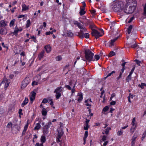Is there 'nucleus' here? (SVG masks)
<instances>
[{
  "instance_id": "obj_21",
  "label": "nucleus",
  "mask_w": 146,
  "mask_h": 146,
  "mask_svg": "<svg viewBox=\"0 0 146 146\" xmlns=\"http://www.w3.org/2000/svg\"><path fill=\"white\" fill-rule=\"evenodd\" d=\"M42 113L43 115L45 116L46 115L47 111L46 109L45 108H43L42 110Z\"/></svg>"
},
{
  "instance_id": "obj_20",
  "label": "nucleus",
  "mask_w": 146,
  "mask_h": 146,
  "mask_svg": "<svg viewBox=\"0 0 146 146\" xmlns=\"http://www.w3.org/2000/svg\"><path fill=\"white\" fill-rule=\"evenodd\" d=\"M28 99L27 98H25L24 101L23 102V103L22 104L21 106H23L27 104L28 103Z\"/></svg>"
},
{
  "instance_id": "obj_36",
  "label": "nucleus",
  "mask_w": 146,
  "mask_h": 146,
  "mask_svg": "<svg viewBox=\"0 0 146 146\" xmlns=\"http://www.w3.org/2000/svg\"><path fill=\"white\" fill-rule=\"evenodd\" d=\"M109 109V107L108 106H106L103 109L102 112L103 111L104 112H106Z\"/></svg>"
},
{
  "instance_id": "obj_43",
  "label": "nucleus",
  "mask_w": 146,
  "mask_h": 146,
  "mask_svg": "<svg viewBox=\"0 0 146 146\" xmlns=\"http://www.w3.org/2000/svg\"><path fill=\"white\" fill-rule=\"evenodd\" d=\"M107 136L105 135L103 136L102 138V140L103 141H105L107 140Z\"/></svg>"
},
{
  "instance_id": "obj_57",
  "label": "nucleus",
  "mask_w": 146,
  "mask_h": 146,
  "mask_svg": "<svg viewBox=\"0 0 146 146\" xmlns=\"http://www.w3.org/2000/svg\"><path fill=\"white\" fill-rule=\"evenodd\" d=\"M12 124L10 122L8 123L7 127L9 128L11 127V126L12 125Z\"/></svg>"
},
{
  "instance_id": "obj_40",
  "label": "nucleus",
  "mask_w": 146,
  "mask_h": 146,
  "mask_svg": "<svg viewBox=\"0 0 146 146\" xmlns=\"http://www.w3.org/2000/svg\"><path fill=\"white\" fill-rule=\"evenodd\" d=\"M86 126H84V129L85 130H88V128L89 127V126L88 125V124H85Z\"/></svg>"
},
{
  "instance_id": "obj_25",
  "label": "nucleus",
  "mask_w": 146,
  "mask_h": 146,
  "mask_svg": "<svg viewBox=\"0 0 146 146\" xmlns=\"http://www.w3.org/2000/svg\"><path fill=\"white\" fill-rule=\"evenodd\" d=\"M15 19H13L11 21L9 24L10 27H11L13 26L15 24Z\"/></svg>"
},
{
  "instance_id": "obj_55",
  "label": "nucleus",
  "mask_w": 146,
  "mask_h": 146,
  "mask_svg": "<svg viewBox=\"0 0 146 146\" xmlns=\"http://www.w3.org/2000/svg\"><path fill=\"white\" fill-rule=\"evenodd\" d=\"M88 135V132L87 131H86L85 132L84 135V137H87Z\"/></svg>"
},
{
  "instance_id": "obj_54",
  "label": "nucleus",
  "mask_w": 146,
  "mask_h": 146,
  "mask_svg": "<svg viewBox=\"0 0 146 146\" xmlns=\"http://www.w3.org/2000/svg\"><path fill=\"white\" fill-rule=\"evenodd\" d=\"M115 73V71H112L110 73H109L108 75H107V77H109L113 73Z\"/></svg>"
},
{
  "instance_id": "obj_3",
  "label": "nucleus",
  "mask_w": 146,
  "mask_h": 146,
  "mask_svg": "<svg viewBox=\"0 0 146 146\" xmlns=\"http://www.w3.org/2000/svg\"><path fill=\"white\" fill-rule=\"evenodd\" d=\"M123 4L122 2H117L113 3L112 8L116 12L120 11L122 10Z\"/></svg>"
},
{
  "instance_id": "obj_45",
  "label": "nucleus",
  "mask_w": 146,
  "mask_h": 146,
  "mask_svg": "<svg viewBox=\"0 0 146 146\" xmlns=\"http://www.w3.org/2000/svg\"><path fill=\"white\" fill-rule=\"evenodd\" d=\"M134 61L135 62L137 63V64L139 66H140V64L141 63V61H139L137 59H135Z\"/></svg>"
},
{
  "instance_id": "obj_53",
  "label": "nucleus",
  "mask_w": 146,
  "mask_h": 146,
  "mask_svg": "<svg viewBox=\"0 0 146 146\" xmlns=\"http://www.w3.org/2000/svg\"><path fill=\"white\" fill-rule=\"evenodd\" d=\"M65 87L67 88L68 90H72L71 87L69 85H66L65 86Z\"/></svg>"
},
{
  "instance_id": "obj_13",
  "label": "nucleus",
  "mask_w": 146,
  "mask_h": 146,
  "mask_svg": "<svg viewBox=\"0 0 146 146\" xmlns=\"http://www.w3.org/2000/svg\"><path fill=\"white\" fill-rule=\"evenodd\" d=\"M22 30V29H18L17 27L16 26L15 28V30L13 32V34L14 35L17 34L19 31H21Z\"/></svg>"
},
{
  "instance_id": "obj_37",
  "label": "nucleus",
  "mask_w": 146,
  "mask_h": 146,
  "mask_svg": "<svg viewBox=\"0 0 146 146\" xmlns=\"http://www.w3.org/2000/svg\"><path fill=\"white\" fill-rule=\"evenodd\" d=\"M31 24L30 20H28L27 21V24H26V27L28 28L29 27Z\"/></svg>"
},
{
  "instance_id": "obj_24",
  "label": "nucleus",
  "mask_w": 146,
  "mask_h": 146,
  "mask_svg": "<svg viewBox=\"0 0 146 146\" xmlns=\"http://www.w3.org/2000/svg\"><path fill=\"white\" fill-rule=\"evenodd\" d=\"M132 28L133 26L132 25H130L129 27L127 29V33L128 34H129L130 33Z\"/></svg>"
},
{
  "instance_id": "obj_17",
  "label": "nucleus",
  "mask_w": 146,
  "mask_h": 146,
  "mask_svg": "<svg viewBox=\"0 0 146 146\" xmlns=\"http://www.w3.org/2000/svg\"><path fill=\"white\" fill-rule=\"evenodd\" d=\"M44 48L46 49L47 53H49L51 50V48L49 45L46 46L44 47Z\"/></svg>"
},
{
  "instance_id": "obj_61",
  "label": "nucleus",
  "mask_w": 146,
  "mask_h": 146,
  "mask_svg": "<svg viewBox=\"0 0 146 146\" xmlns=\"http://www.w3.org/2000/svg\"><path fill=\"white\" fill-rule=\"evenodd\" d=\"M116 104V102L115 101H112L110 103V104L111 105H114Z\"/></svg>"
},
{
  "instance_id": "obj_41",
  "label": "nucleus",
  "mask_w": 146,
  "mask_h": 146,
  "mask_svg": "<svg viewBox=\"0 0 146 146\" xmlns=\"http://www.w3.org/2000/svg\"><path fill=\"white\" fill-rule=\"evenodd\" d=\"M67 35L70 37H72L73 36V33L71 32H69L67 33Z\"/></svg>"
},
{
  "instance_id": "obj_11",
  "label": "nucleus",
  "mask_w": 146,
  "mask_h": 146,
  "mask_svg": "<svg viewBox=\"0 0 146 146\" xmlns=\"http://www.w3.org/2000/svg\"><path fill=\"white\" fill-rule=\"evenodd\" d=\"M7 25V22H5L4 20L0 21V27H3Z\"/></svg>"
},
{
  "instance_id": "obj_48",
  "label": "nucleus",
  "mask_w": 146,
  "mask_h": 146,
  "mask_svg": "<svg viewBox=\"0 0 146 146\" xmlns=\"http://www.w3.org/2000/svg\"><path fill=\"white\" fill-rule=\"evenodd\" d=\"M94 58L96 60H98L99 59L100 57L98 55H96L94 56Z\"/></svg>"
},
{
  "instance_id": "obj_52",
  "label": "nucleus",
  "mask_w": 146,
  "mask_h": 146,
  "mask_svg": "<svg viewBox=\"0 0 146 146\" xmlns=\"http://www.w3.org/2000/svg\"><path fill=\"white\" fill-rule=\"evenodd\" d=\"M31 38H32V39H33L34 40L33 41L35 42H36L37 41V40H36V37H34V36H31Z\"/></svg>"
},
{
  "instance_id": "obj_18",
  "label": "nucleus",
  "mask_w": 146,
  "mask_h": 146,
  "mask_svg": "<svg viewBox=\"0 0 146 146\" xmlns=\"http://www.w3.org/2000/svg\"><path fill=\"white\" fill-rule=\"evenodd\" d=\"M22 11H23L27 10L29 9V6H27L25 4L22 5Z\"/></svg>"
},
{
  "instance_id": "obj_59",
  "label": "nucleus",
  "mask_w": 146,
  "mask_h": 146,
  "mask_svg": "<svg viewBox=\"0 0 146 146\" xmlns=\"http://www.w3.org/2000/svg\"><path fill=\"white\" fill-rule=\"evenodd\" d=\"M50 126H48V125H46L44 126V127L43 129H45L48 130V129L49 127Z\"/></svg>"
},
{
  "instance_id": "obj_23",
  "label": "nucleus",
  "mask_w": 146,
  "mask_h": 146,
  "mask_svg": "<svg viewBox=\"0 0 146 146\" xmlns=\"http://www.w3.org/2000/svg\"><path fill=\"white\" fill-rule=\"evenodd\" d=\"M40 140L42 142L41 143L43 144V143H44L46 141L45 137L43 135H42L41 137Z\"/></svg>"
},
{
  "instance_id": "obj_19",
  "label": "nucleus",
  "mask_w": 146,
  "mask_h": 146,
  "mask_svg": "<svg viewBox=\"0 0 146 146\" xmlns=\"http://www.w3.org/2000/svg\"><path fill=\"white\" fill-rule=\"evenodd\" d=\"M85 8H80V11L79 13L80 15H84L86 13V11H84Z\"/></svg>"
},
{
  "instance_id": "obj_44",
  "label": "nucleus",
  "mask_w": 146,
  "mask_h": 146,
  "mask_svg": "<svg viewBox=\"0 0 146 146\" xmlns=\"http://www.w3.org/2000/svg\"><path fill=\"white\" fill-rule=\"evenodd\" d=\"M43 132L44 135H46L48 133V130L45 129H43Z\"/></svg>"
},
{
  "instance_id": "obj_58",
  "label": "nucleus",
  "mask_w": 146,
  "mask_h": 146,
  "mask_svg": "<svg viewBox=\"0 0 146 146\" xmlns=\"http://www.w3.org/2000/svg\"><path fill=\"white\" fill-rule=\"evenodd\" d=\"M36 145V146H43V144L42 143L40 144L39 143H37Z\"/></svg>"
},
{
  "instance_id": "obj_39",
  "label": "nucleus",
  "mask_w": 146,
  "mask_h": 146,
  "mask_svg": "<svg viewBox=\"0 0 146 146\" xmlns=\"http://www.w3.org/2000/svg\"><path fill=\"white\" fill-rule=\"evenodd\" d=\"M146 137V131H145L143 133L142 137H141V140L143 141V140L145 138V137Z\"/></svg>"
},
{
  "instance_id": "obj_27",
  "label": "nucleus",
  "mask_w": 146,
  "mask_h": 146,
  "mask_svg": "<svg viewBox=\"0 0 146 146\" xmlns=\"http://www.w3.org/2000/svg\"><path fill=\"white\" fill-rule=\"evenodd\" d=\"M90 27L92 29V30L94 29H93L94 28H96V26L93 23H91Z\"/></svg>"
},
{
  "instance_id": "obj_6",
  "label": "nucleus",
  "mask_w": 146,
  "mask_h": 146,
  "mask_svg": "<svg viewBox=\"0 0 146 146\" xmlns=\"http://www.w3.org/2000/svg\"><path fill=\"white\" fill-rule=\"evenodd\" d=\"M10 80L9 79H7L4 78L3 79V80L1 82L0 84V86L1 84H5V89L9 86V83H10Z\"/></svg>"
},
{
  "instance_id": "obj_47",
  "label": "nucleus",
  "mask_w": 146,
  "mask_h": 146,
  "mask_svg": "<svg viewBox=\"0 0 146 146\" xmlns=\"http://www.w3.org/2000/svg\"><path fill=\"white\" fill-rule=\"evenodd\" d=\"M75 84H74V86H73V88L72 89V91H71V92H72V94L73 93H75V89H74V88L75 87Z\"/></svg>"
},
{
  "instance_id": "obj_60",
  "label": "nucleus",
  "mask_w": 146,
  "mask_h": 146,
  "mask_svg": "<svg viewBox=\"0 0 146 146\" xmlns=\"http://www.w3.org/2000/svg\"><path fill=\"white\" fill-rule=\"evenodd\" d=\"M22 110L21 109H20L19 111V113L20 115H23V113H22Z\"/></svg>"
},
{
  "instance_id": "obj_15",
  "label": "nucleus",
  "mask_w": 146,
  "mask_h": 146,
  "mask_svg": "<svg viewBox=\"0 0 146 146\" xmlns=\"http://www.w3.org/2000/svg\"><path fill=\"white\" fill-rule=\"evenodd\" d=\"M44 50H43L39 54L38 57L39 60H40L43 57L44 55Z\"/></svg>"
},
{
  "instance_id": "obj_7",
  "label": "nucleus",
  "mask_w": 146,
  "mask_h": 146,
  "mask_svg": "<svg viewBox=\"0 0 146 146\" xmlns=\"http://www.w3.org/2000/svg\"><path fill=\"white\" fill-rule=\"evenodd\" d=\"M91 34L92 36H94L96 39L102 36V35L100 34V33L96 29L92 30V31L91 32Z\"/></svg>"
},
{
  "instance_id": "obj_8",
  "label": "nucleus",
  "mask_w": 146,
  "mask_h": 146,
  "mask_svg": "<svg viewBox=\"0 0 146 146\" xmlns=\"http://www.w3.org/2000/svg\"><path fill=\"white\" fill-rule=\"evenodd\" d=\"M74 24L75 25H77L79 29H80L81 30L83 29L84 31H86L87 29L86 28L80 23L76 21V22L74 23Z\"/></svg>"
},
{
  "instance_id": "obj_12",
  "label": "nucleus",
  "mask_w": 146,
  "mask_h": 146,
  "mask_svg": "<svg viewBox=\"0 0 146 146\" xmlns=\"http://www.w3.org/2000/svg\"><path fill=\"white\" fill-rule=\"evenodd\" d=\"M118 38L119 36H117L115 38L111 40V42H110V47H112V46L113 45V43Z\"/></svg>"
},
{
  "instance_id": "obj_32",
  "label": "nucleus",
  "mask_w": 146,
  "mask_h": 146,
  "mask_svg": "<svg viewBox=\"0 0 146 146\" xmlns=\"http://www.w3.org/2000/svg\"><path fill=\"white\" fill-rule=\"evenodd\" d=\"M4 30L3 28H1L0 29V34L1 35H6L7 33V32L4 33Z\"/></svg>"
},
{
  "instance_id": "obj_33",
  "label": "nucleus",
  "mask_w": 146,
  "mask_h": 146,
  "mask_svg": "<svg viewBox=\"0 0 146 146\" xmlns=\"http://www.w3.org/2000/svg\"><path fill=\"white\" fill-rule=\"evenodd\" d=\"M146 86V85L145 84L143 83H141V85L139 84L138 85V86L139 87H140L142 89L143 88H144V86Z\"/></svg>"
},
{
  "instance_id": "obj_63",
  "label": "nucleus",
  "mask_w": 146,
  "mask_h": 146,
  "mask_svg": "<svg viewBox=\"0 0 146 146\" xmlns=\"http://www.w3.org/2000/svg\"><path fill=\"white\" fill-rule=\"evenodd\" d=\"M135 68V67H134L132 68V69L131 71H130V72L129 73V74H132L133 73V72Z\"/></svg>"
},
{
  "instance_id": "obj_62",
  "label": "nucleus",
  "mask_w": 146,
  "mask_h": 146,
  "mask_svg": "<svg viewBox=\"0 0 146 146\" xmlns=\"http://www.w3.org/2000/svg\"><path fill=\"white\" fill-rule=\"evenodd\" d=\"M121 75H122V73L121 72L120 73V74H119V76L117 78V80H119L120 78H121Z\"/></svg>"
},
{
  "instance_id": "obj_4",
  "label": "nucleus",
  "mask_w": 146,
  "mask_h": 146,
  "mask_svg": "<svg viewBox=\"0 0 146 146\" xmlns=\"http://www.w3.org/2000/svg\"><path fill=\"white\" fill-rule=\"evenodd\" d=\"M85 58L86 60L90 62L92 60L94 55V53L89 49H86L85 50Z\"/></svg>"
},
{
  "instance_id": "obj_34",
  "label": "nucleus",
  "mask_w": 146,
  "mask_h": 146,
  "mask_svg": "<svg viewBox=\"0 0 146 146\" xmlns=\"http://www.w3.org/2000/svg\"><path fill=\"white\" fill-rule=\"evenodd\" d=\"M111 129L110 127H108L106 129L105 133L106 135L109 134V131Z\"/></svg>"
},
{
  "instance_id": "obj_2",
  "label": "nucleus",
  "mask_w": 146,
  "mask_h": 146,
  "mask_svg": "<svg viewBox=\"0 0 146 146\" xmlns=\"http://www.w3.org/2000/svg\"><path fill=\"white\" fill-rule=\"evenodd\" d=\"M63 124L60 123V127L57 129L58 132V136L56 137L57 144L55 146H61V142L60 140L61 137L63 135L64 133V132L62 131V127H63Z\"/></svg>"
},
{
  "instance_id": "obj_26",
  "label": "nucleus",
  "mask_w": 146,
  "mask_h": 146,
  "mask_svg": "<svg viewBox=\"0 0 146 146\" xmlns=\"http://www.w3.org/2000/svg\"><path fill=\"white\" fill-rule=\"evenodd\" d=\"M40 127V125L39 123H37L36 124V126L34 128L35 130H38Z\"/></svg>"
},
{
  "instance_id": "obj_30",
  "label": "nucleus",
  "mask_w": 146,
  "mask_h": 146,
  "mask_svg": "<svg viewBox=\"0 0 146 146\" xmlns=\"http://www.w3.org/2000/svg\"><path fill=\"white\" fill-rule=\"evenodd\" d=\"M84 21L86 25H88V24L89 23H90V24L91 23V22L90 21L86 19V18H85V19L84 20Z\"/></svg>"
},
{
  "instance_id": "obj_9",
  "label": "nucleus",
  "mask_w": 146,
  "mask_h": 146,
  "mask_svg": "<svg viewBox=\"0 0 146 146\" xmlns=\"http://www.w3.org/2000/svg\"><path fill=\"white\" fill-rule=\"evenodd\" d=\"M86 31H84L83 29L80 30V32H78L76 34L77 36H78L80 38L82 39L84 37V32Z\"/></svg>"
},
{
  "instance_id": "obj_29",
  "label": "nucleus",
  "mask_w": 146,
  "mask_h": 146,
  "mask_svg": "<svg viewBox=\"0 0 146 146\" xmlns=\"http://www.w3.org/2000/svg\"><path fill=\"white\" fill-rule=\"evenodd\" d=\"M56 93V98L57 99H59L61 96L60 93Z\"/></svg>"
},
{
  "instance_id": "obj_64",
  "label": "nucleus",
  "mask_w": 146,
  "mask_h": 146,
  "mask_svg": "<svg viewBox=\"0 0 146 146\" xmlns=\"http://www.w3.org/2000/svg\"><path fill=\"white\" fill-rule=\"evenodd\" d=\"M122 134V132L121 131H119L117 133V135L119 136L121 135Z\"/></svg>"
},
{
  "instance_id": "obj_16",
  "label": "nucleus",
  "mask_w": 146,
  "mask_h": 146,
  "mask_svg": "<svg viewBox=\"0 0 146 146\" xmlns=\"http://www.w3.org/2000/svg\"><path fill=\"white\" fill-rule=\"evenodd\" d=\"M78 96H79L78 101L79 102H80L83 99L82 95V93H78Z\"/></svg>"
},
{
  "instance_id": "obj_35",
  "label": "nucleus",
  "mask_w": 146,
  "mask_h": 146,
  "mask_svg": "<svg viewBox=\"0 0 146 146\" xmlns=\"http://www.w3.org/2000/svg\"><path fill=\"white\" fill-rule=\"evenodd\" d=\"M137 135H136L135 134H134L132 138V139H131V140L135 141V139L137 137Z\"/></svg>"
},
{
  "instance_id": "obj_51",
  "label": "nucleus",
  "mask_w": 146,
  "mask_h": 146,
  "mask_svg": "<svg viewBox=\"0 0 146 146\" xmlns=\"http://www.w3.org/2000/svg\"><path fill=\"white\" fill-rule=\"evenodd\" d=\"M28 125H26L25 126V127H24V130H23V132H25V133L26 131L27 130V127H28Z\"/></svg>"
},
{
  "instance_id": "obj_50",
  "label": "nucleus",
  "mask_w": 146,
  "mask_h": 146,
  "mask_svg": "<svg viewBox=\"0 0 146 146\" xmlns=\"http://www.w3.org/2000/svg\"><path fill=\"white\" fill-rule=\"evenodd\" d=\"M135 118L134 117L132 120L131 124L133 126H134L135 125Z\"/></svg>"
},
{
  "instance_id": "obj_46",
  "label": "nucleus",
  "mask_w": 146,
  "mask_h": 146,
  "mask_svg": "<svg viewBox=\"0 0 146 146\" xmlns=\"http://www.w3.org/2000/svg\"><path fill=\"white\" fill-rule=\"evenodd\" d=\"M84 37L86 38H88L89 37V34L88 33H85L84 35Z\"/></svg>"
},
{
  "instance_id": "obj_22",
  "label": "nucleus",
  "mask_w": 146,
  "mask_h": 146,
  "mask_svg": "<svg viewBox=\"0 0 146 146\" xmlns=\"http://www.w3.org/2000/svg\"><path fill=\"white\" fill-rule=\"evenodd\" d=\"M135 42V41H134L133 43ZM133 43H130L129 44V45L131 47L133 48H135L137 46V44H136L135 43L133 45H132Z\"/></svg>"
},
{
  "instance_id": "obj_56",
  "label": "nucleus",
  "mask_w": 146,
  "mask_h": 146,
  "mask_svg": "<svg viewBox=\"0 0 146 146\" xmlns=\"http://www.w3.org/2000/svg\"><path fill=\"white\" fill-rule=\"evenodd\" d=\"M144 14L146 16V4H145V6L144 7Z\"/></svg>"
},
{
  "instance_id": "obj_10",
  "label": "nucleus",
  "mask_w": 146,
  "mask_h": 146,
  "mask_svg": "<svg viewBox=\"0 0 146 146\" xmlns=\"http://www.w3.org/2000/svg\"><path fill=\"white\" fill-rule=\"evenodd\" d=\"M36 95V93L32 91L31 92V95L30 96V100L31 104L33 103V101L35 100Z\"/></svg>"
},
{
  "instance_id": "obj_42",
  "label": "nucleus",
  "mask_w": 146,
  "mask_h": 146,
  "mask_svg": "<svg viewBox=\"0 0 146 146\" xmlns=\"http://www.w3.org/2000/svg\"><path fill=\"white\" fill-rule=\"evenodd\" d=\"M56 60L59 61L61 60H62V57L60 56H58L56 58Z\"/></svg>"
},
{
  "instance_id": "obj_49",
  "label": "nucleus",
  "mask_w": 146,
  "mask_h": 146,
  "mask_svg": "<svg viewBox=\"0 0 146 146\" xmlns=\"http://www.w3.org/2000/svg\"><path fill=\"white\" fill-rule=\"evenodd\" d=\"M48 102V100L46 98H44L42 102V103L45 104Z\"/></svg>"
},
{
  "instance_id": "obj_1",
  "label": "nucleus",
  "mask_w": 146,
  "mask_h": 146,
  "mask_svg": "<svg viewBox=\"0 0 146 146\" xmlns=\"http://www.w3.org/2000/svg\"><path fill=\"white\" fill-rule=\"evenodd\" d=\"M134 4L127 3L125 5L122 9V10L124 12L127 14L132 13L136 8L137 6V2L135 0L134 1Z\"/></svg>"
},
{
  "instance_id": "obj_38",
  "label": "nucleus",
  "mask_w": 146,
  "mask_h": 146,
  "mask_svg": "<svg viewBox=\"0 0 146 146\" xmlns=\"http://www.w3.org/2000/svg\"><path fill=\"white\" fill-rule=\"evenodd\" d=\"M85 102L86 103V105L87 106H91V105L89 103V100L88 99H87L85 101Z\"/></svg>"
},
{
  "instance_id": "obj_31",
  "label": "nucleus",
  "mask_w": 146,
  "mask_h": 146,
  "mask_svg": "<svg viewBox=\"0 0 146 146\" xmlns=\"http://www.w3.org/2000/svg\"><path fill=\"white\" fill-rule=\"evenodd\" d=\"M115 53L113 51H111L109 54V56L110 57H111L115 55Z\"/></svg>"
},
{
  "instance_id": "obj_28",
  "label": "nucleus",
  "mask_w": 146,
  "mask_h": 146,
  "mask_svg": "<svg viewBox=\"0 0 146 146\" xmlns=\"http://www.w3.org/2000/svg\"><path fill=\"white\" fill-rule=\"evenodd\" d=\"M131 74H129L128 75V76L127 77V78L126 79V81L127 82H129V81L130 80H131Z\"/></svg>"
},
{
  "instance_id": "obj_14",
  "label": "nucleus",
  "mask_w": 146,
  "mask_h": 146,
  "mask_svg": "<svg viewBox=\"0 0 146 146\" xmlns=\"http://www.w3.org/2000/svg\"><path fill=\"white\" fill-rule=\"evenodd\" d=\"M62 88L60 86L57 87L54 92V93H60L62 91Z\"/></svg>"
},
{
  "instance_id": "obj_5",
  "label": "nucleus",
  "mask_w": 146,
  "mask_h": 146,
  "mask_svg": "<svg viewBox=\"0 0 146 146\" xmlns=\"http://www.w3.org/2000/svg\"><path fill=\"white\" fill-rule=\"evenodd\" d=\"M30 80L29 77H26L22 82L21 88L22 89L24 88L29 83Z\"/></svg>"
}]
</instances>
